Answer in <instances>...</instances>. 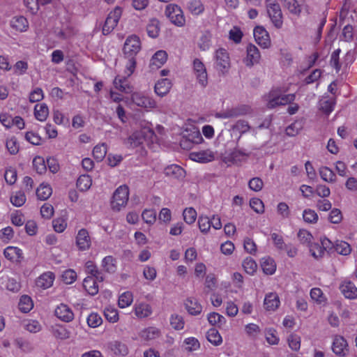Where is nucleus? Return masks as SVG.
<instances>
[{
  "label": "nucleus",
  "instance_id": "ea45409f",
  "mask_svg": "<svg viewBox=\"0 0 357 357\" xmlns=\"http://www.w3.org/2000/svg\"><path fill=\"white\" fill-rule=\"evenodd\" d=\"M146 31L151 38L158 37L160 31L159 21L155 18L150 20L147 24Z\"/></svg>",
  "mask_w": 357,
  "mask_h": 357
},
{
  "label": "nucleus",
  "instance_id": "8fccbe9b",
  "mask_svg": "<svg viewBox=\"0 0 357 357\" xmlns=\"http://www.w3.org/2000/svg\"><path fill=\"white\" fill-rule=\"evenodd\" d=\"M169 321L171 326L176 331L182 330L184 328L185 321L183 317L181 315L177 314H172Z\"/></svg>",
  "mask_w": 357,
  "mask_h": 357
},
{
  "label": "nucleus",
  "instance_id": "f257e3e1",
  "mask_svg": "<svg viewBox=\"0 0 357 357\" xmlns=\"http://www.w3.org/2000/svg\"><path fill=\"white\" fill-rule=\"evenodd\" d=\"M231 67L230 58L224 48L218 49L214 54V68L221 75L227 74Z\"/></svg>",
  "mask_w": 357,
  "mask_h": 357
},
{
  "label": "nucleus",
  "instance_id": "09e8293b",
  "mask_svg": "<svg viewBox=\"0 0 357 357\" xmlns=\"http://www.w3.org/2000/svg\"><path fill=\"white\" fill-rule=\"evenodd\" d=\"M211 38L212 35L209 31H205L202 33L199 42V47L202 50L206 51L210 48Z\"/></svg>",
  "mask_w": 357,
  "mask_h": 357
},
{
  "label": "nucleus",
  "instance_id": "7c9ffc66",
  "mask_svg": "<svg viewBox=\"0 0 357 357\" xmlns=\"http://www.w3.org/2000/svg\"><path fill=\"white\" fill-rule=\"evenodd\" d=\"M171 82L168 79H162L155 84V92L159 96H164L171 89Z\"/></svg>",
  "mask_w": 357,
  "mask_h": 357
},
{
  "label": "nucleus",
  "instance_id": "aec40b11",
  "mask_svg": "<svg viewBox=\"0 0 357 357\" xmlns=\"http://www.w3.org/2000/svg\"><path fill=\"white\" fill-rule=\"evenodd\" d=\"M348 344L342 336H335L333 343V352L339 356H345L348 351Z\"/></svg>",
  "mask_w": 357,
  "mask_h": 357
},
{
  "label": "nucleus",
  "instance_id": "2f4dec72",
  "mask_svg": "<svg viewBox=\"0 0 357 357\" xmlns=\"http://www.w3.org/2000/svg\"><path fill=\"white\" fill-rule=\"evenodd\" d=\"M261 266L264 273L266 275H273L276 271V264L274 259L270 257L261 259Z\"/></svg>",
  "mask_w": 357,
  "mask_h": 357
},
{
  "label": "nucleus",
  "instance_id": "37998d69",
  "mask_svg": "<svg viewBox=\"0 0 357 357\" xmlns=\"http://www.w3.org/2000/svg\"><path fill=\"white\" fill-rule=\"evenodd\" d=\"M92 184V180L89 175H82L77 181V187L81 191H86L90 188Z\"/></svg>",
  "mask_w": 357,
  "mask_h": 357
},
{
  "label": "nucleus",
  "instance_id": "5701e85b",
  "mask_svg": "<svg viewBox=\"0 0 357 357\" xmlns=\"http://www.w3.org/2000/svg\"><path fill=\"white\" fill-rule=\"evenodd\" d=\"M113 84L114 88L121 92L130 93L132 91V86L128 81L127 77H116Z\"/></svg>",
  "mask_w": 357,
  "mask_h": 357
},
{
  "label": "nucleus",
  "instance_id": "f3484780",
  "mask_svg": "<svg viewBox=\"0 0 357 357\" xmlns=\"http://www.w3.org/2000/svg\"><path fill=\"white\" fill-rule=\"evenodd\" d=\"M76 244L80 250H86L91 246V238L89 232L85 229L78 231L76 236Z\"/></svg>",
  "mask_w": 357,
  "mask_h": 357
},
{
  "label": "nucleus",
  "instance_id": "338daca9",
  "mask_svg": "<svg viewBox=\"0 0 357 357\" xmlns=\"http://www.w3.org/2000/svg\"><path fill=\"white\" fill-rule=\"evenodd\" d=\"M188 9L192 15H197L204 11V8L199 1L193 0L189 3Z\"/></svg>",
  "mask_w": 357,
  "mask_h": 357
},
{
  "label": "nucleus",
  "instance_id": "de8ad7c7",
  "mask_svg": "<svg viewBox=\"0 0 357 357\" xmlns=\"http://www.w3.org/2000/svg\"><path fill=\"white\" fill-rule=\"evenodd\" d=\"M334 249L338 254L345 256L349 255L351 251L350 245L342 241H337L335 243Z\"/></svg>",
  "mask_w": 357,
  "mask_h": 357
},
{
  "label": "nucleus",
  "instance_id": "412c9836",
  "mask_svg": "<svg viewBox=\"0 0 357 357\" xmlns=\"http://www.w3.org/2000/svg\"><path fill=\"white\" fill-rule=\"evenodd\" d=\"M133 309L135 314L139 319L146 318L153 312L151 305L145 302L136 303Z\"/></svg>",
  "mask_w": 357,
  "mask_h": 357
},
{
  "label": "nucleus",
  "instance_id": "4d7b16f0",
  "mask_svg": "<svg viewBox=\"0 0 357 357\" xmlns=\"http://www.w3.org/2000/svg\"><path fill=\"white\" fill-rule=\"evenodd\" d=\"M26 202V196L21 191L16 192L10 197V202L16 207L22 206Z\"/></svg>",
  "mask_w": 357,
  "mask_h": 357
},
{
  "label": "nucleus",
  "instance_id": "6e6d98bb",
  "mask_svg": "<svg viewBox=\"0 0 357 357\" xmlns=\"http://www.w3.org/2000/svg\"><path fill=\"white\" fill-rule=\"evenodd\" d=\"M183 344L185 349L188 351H196L200 347L198 340L193 337L185 338Z\"/></svg>",
  "mask_w": 357,
  "mask_h": 357
},
{
  "label": "nucleus",
  "instance_id": "72a5a7b5",
  "mask_svg": "<svg viewBox=\"0 0 357 357\" xmlns=\"http://www.w3.org/2000/svg\"><path fill=\"white\" fill-rule=\"evenodd\" d=\"M251 111L252 109L248 105H241L237 107L231 108L227 110V119L236 118L239 116L246 115L250 114Z\"/></svg>",
  "mask_w": 357,
  "mask_h": 357
},
{
  "label": "nucleus",
  "instance_id": "a19ab883",
  "mask_svg": "<svg viewBox=\"0 0 357 357\" xmlns=\"http://www.w3.org/2000/svg\"><path fill=\"white\" fill-rule=\"evenodd\" d=\"M52 193L51 187L47 184L42 183L36 190V195L41 200L47 199Z\"/></svg>",
  "mask_w": 357,
  "mask_h": 357
},
{
  "label": "nucleus",
  "instance_id": "69168bd1",
  "mask_svg": "<svg viewBox=\"0 0 357 357\" xmlns=\"http://www.w3.org/2000/svg\"><path fill=\"white\" fill-rule=\"evenodd\" d=\"M143 220L149 225H153L156 220V212L152 209H145L142 214Z\"/></svg>",
  "mask_w": 357,
  "mask_h": 357
},
{
  "label": "nucleus",
  "instance_id": "0e129e2a",
  "mask_svg": "<svg viewBox=\"0 0 357 357\" xmlns=\"http://www.w3.org/2000/svg\"><path fill=\"white\" fill-rule=\"evenodd\" d=\"M126 59L125 64L124 73L126 77H130L135 71L136 68V59L131 57H125Z\"/></svg>",
  "mask_w": 357,
  "mask_h": 357
},
{
  "label": "nucleus",
  "instance_id": "39448f33",
  "mask_svg": "<svg viewBox=\"0 0 357 357\" xmlns=\"http://www.w3.org/2000/svg\"><path fill=\"white\" fill-rule=\"evenodd\" d=\"M122 13L123 8L120 6H116L109 12L102 26V33L104 35L110 33L115 29L122 15Z\"/></svg>",
  "mask_w": 357,
  "mask_h": 357
},
{
  "label": "nucleus",
  "instance_id": "473e14b6",
  "mask_svg": "<svg viewBox=\"0 0 357 357\" xmlns=\"http://www.w3.org/2000/svg\"><path fill=\"white\" fill-rule=\"evenodd\" d=\"M160 335V331L155 327H148L143 329L139 333V337L142 340L145 341L153 340L158 337Z\"/></svg>",
  "mask_w": 357,
  "mask_h": 357
},
{
  "label": "nucleus",
  "instance_id": "bf43d9fd",
  "mask_svg": "<svg viewBox=\"0 0 357 357\" xmlns=\"http://www.w3.org/2000/svg\"><path fill=\"white\" fill-rule=\"evenodd\" d=\"M183 216L184 221L188 224L191 225L195 222L197 218V211L193 208H187L183 211Z\"/></svg>",
  "mask_w": 357,
  "mask_h": 357
},
{
  "label": "nucleus",
  "instance_id": "79ce46f5",
  "mask_svg": "<svg viewBox=\"0 0 357 357\" xmlns=\"http://www.w3.org/2000/svg\"><path fill=\"white\" fill-rule=\"evenodd\" d=\"M244 271L249 275H254L257 268V264L250 257H246L242 262Z\"/></svg>",
  "mask_w": 357,
  "mask_h": 357
},
{
  "label": "nucleus",
  "instance_id": "864d4df0",
  "mask_svg": "<svg viewBox=\"0 0 357 357\" xmlns=\"http://www.w3.org/2000/svg\"><path fill=\"white\" fill-rule=\"evenodd\" d=\"M115 259L112 256L105 257L102 261V266L108 273H114L116 271Z\"/></svg>",
  "mask_w": 357,
  "mask_h": 357
},
{
  "label": "nucleus",
  "instance_id": "f03ea898",
  "mask_svg": "<svg viewBox=\"0 0 357 357\" xmlns=\"http://www.w3.org/2000/svg\"><path fill=\"white\" fill-rule=\"evenodd\" d=\"M295 100L294 93L280 94L279 91L273 90L266 97L267 107L274 108L276 106L284 105L291 103Z\"/></svg>",
  "mask_w": 357,
  "mask_h": 357
},
{
  "label": "nucleus",
  "instance_id": "603ef678",
  "mask_svg": "<svg viewBox=\"0 0 357 357\" xmlns=\"http://www.w3.org/2000/svg\"><path fill=\"white\" fill-rule=\"evenodd\" d=\"M104 315L106 319L111 323H116L119 320L118 310L114 307H106L104 310Z\"/></svg>",
  "mask_w": 357,
  "mask_h": 357
},
{
  "label": "nucleus",
  "instance_id": "0eeeda50",
  "mask_svg": "<svg viewBox=\"0 0 357 357\" xmlns=\"http://www.w3.org/2000/svg\"><path fill=\"white\" fill-rule=\"evenodd\" d=\"M266 8L268 16L274 26L278 29L281 28L283 22L280 5L275 0H267Z\"/></svg>",
  "mask_w": 357,
  "mask_h": 357
},
{
  "label": "nucleus",
  "instance_id": "4468645a",
  "mask_svg": "<svg viewBox=\"0 0 357 357\" xmlns=\"http://www.w3.org/2000/svg\"><path fill=\"white\" fill-rule=\"evenodd\" d=\"M247 55L244 59L246 66L251 67L257 64L261 59V54L258 48L252 44H248L246 47Z\"/></svg>",
  "mask_w": 357,
  "mask_h": 357
},
{
  "label": "nucleus",
  "instance_id": "bb28decb",
  "mask_svg": "<svg viewBox=\"0 0 357 357\" xmlns=\"http://www.w3.org/2000/svg\"><path fill=\"white\" fill-rule=\"evenodd\" d=\"M164 174L174 178H182L185 176V170L177 165H171L164 169Z\"/></svg>",
  "mask_w": 357,
  "mask_h": 357
},
{
  "label": "nucleus",
  "instance_id": "a18cd8bd",
  "mask_svg": "<svg viewBox=\"0 0 357 357\" xmlns=\"http://www.w3.org/2000/svg\"><path fill=\"white\" fill-rule=\"evenodd\" d=\"M33 304L31 298L26 296H22L20 300L18 307L21 312L26 313L33 308Z\"/></svg>",
  "mask_w": 357,
  "mask_h": 357
},
{
  "label": "nucleus",
  "instance_id": "5fc2aeb1",
  "mask_svg": "<svg viewBox=\"0 0 357 357\" xmlns=\"http://www.w3.org/2000/svg\"><path fill=\"white\" fill-rule=\"evenodd\" d=\"M107 149L105 143L96 145L93 150V155L98 160H102L106 155Z\"/></svg>",
  "mask_w": 357,
  "mask_h": 357
},
{
  "label": "nucleus",
  "instance_id": "774afa93",
  "mask_svg": "<svg viewBox=\"0 0 357 357\" xmlns=\"http://www.w3.org/2000/svg\"><path fill=\"white\" fill-rule=\"evenodd\" d=\"M4 178L8 184H14L17 181V170L15 168L12 167H8L4 174Z\"/></svg>",
  "mask_w": 357,
  "mask_h": 357
},
{
  "label": "nucleus",
  "instance_id": "c9c22d12",
  "mask_svg": "<svg viewBox=\"0 0 357 357\" xmlns=\"http://www.w3.org/2000/svg\"><path fill=\"white\" fill-rule=\"evenodd\" d=\"M49 114V109L45 103L37 104L34 107V115L37 120L45 121Z\"/></svg>",
  "mask_w": 357,
  "mask_h": 357
},
{
  "label": "nucleus",
  "instance_id": "ddd939ff",
  "mask_svg": "<svg viewBox=\"0 0 357 357\" xmlns=\"http://www.w3.org/2000/svg\"><path fill=\"white\" fill-rule=\"evenodd\" d=\"M107 349L112 354L119 356H125L128 354V347L124 342L112 340L106 345Z\"/></svg>",
  "mask_w": 357,
  "mask_h": 357
},
{
  "label": "nucleus",
  "instance_id": "c03bdc74",
  "mask_svg": "<svg viewBox=\"0 0 357 357\" xmlns=\"http://www.w3.org/2000/svg\"><path fill=\"white\" fill-rule=\"evenodd\" d=\"M133 301V295L130 291H126L119 296L118 304L119 307L125 308L130 306Z\"/></svg>",
  "mask_w": 357,
  "mask_h": 357
},
{
  "label": "nucleus",
  "instance_id": "dca6fc26",
  "mask_svg": "<svg viewBox=\"0 0 357 357\" xmlns=\"http://www.w3.org/2000/svg\"><path fill=\"white\" fill-rule=\"evenodd\" d=\"M335 98L333 96H323L318 105L319 109L326 115H329L334 109Z\"/></svg>",
  "mask_w": 357,
  "mask_h": 357
},
{
  "label": "nucleus",
  "instance_id": "58836bf2",
  "mask_svg": "<svg viewBox=\"0 0 357 357\" xmlns=\"http://www.w3.org/2000/svg\"><path fill=\"white\" fill-rule=\"evenodd\" d=\"M207 340L213 345L218 346L222 342V338L219 332L214 328H210L206 333Z\"/></svg>",
  "mask_w": 357,
  "mask_h": 357
},
{
  "label": "nucleus",
  "instance_id": "052dcab7",
  "mask_svg": "<svg viewBox=\"0 0 357 357\" xmlns=\"http://www.w3.org/2000/svg\"><path fill=\"white\" fill-rule=\"evenodd\" d=\"M287 342L289 347L293 351H297L301 348V337L296 334H291L288 338Z\"/></svg>",
  "mask_w": 357,
  "mask_h": 357
},
{
  "label": "nucleus",
  "instance_id": "3c124183",
  "mask_svg": "<svg viewBox=\"0 0 357 357\" xmlns=\"http://www.w3.org/2000/svg\"><path fill=\"white\" fill-rule=\"evenodd\" d=\"M198 226L200 231L204 234L208 233L211 229V220L206 215H200L198 218Z\"/></svg>",
  "mask_w": 357,
  "mask_h": 357
},
{
  "label": "nucleus",
  "instance_id": "f8f14e48",
  "mask_svg": "<svg viewBox=\"0 0 357 357\" xmlns=\"http://www.w3.org/2000/svg\"><path fill=\"white\" fill-rule=\"evenodd\" d=\"M215 155L216 153L211 149H206L191 152L189 155V158L190 160L199 163H207L213 161L215 158Z\"/></svg>",
  "mask_w": 357,
  "mask_h": 357
},
{
  "label": "nucleus",
  "instance_id": "1a4fd4ad",
  "mask_svg": "<svg viewBox=\"0 0 357 357\" xmlns=\"http://www.w3.org/2000/svg\"><path fill=\"white\" fill-rule=\"evenodd\" d=\"M141 47V41L138 36L135 35L128 36L123 45L124 57L135 58Z\"/></svg>",
  "mask_w": 357,
  "mask_h": 357
},
{
  "label": "nucleus",
  "instance_id": "c85d7f7f",
  "mask_svg": "<svg viewBox=\"0 0 357 357\" xmlns=\"http://www.w3.org/2000/svg\"><path fill=\"white\" fill-rule=\"evenodd\" d=\"M98 282L95 277L87 276L83 281V287L90 295H96L98 292Z\"/></svg>",
  "mask_w": 357,
  "mask_h": 357
},
{
  "label": "nucleus",
  "instance_id": "e2e57ef3",
  "mask_svg": "<svg viewBox=\"0 0 357 357\" xmlns=\"http://www.w3.org/2000/svg\"><path fill=\"white\" fill-rule=\"evenodd\" d=\"M33 165L36 171L40 174L45 173L47 169L44 158L40 156L33 158Z\"/></svg>",
  "mask_w": 357,
  "mask_h": 357
},
{
  "label": "nucleus",
  "instance_id": "4c0bfd02",
  "mask_svg": "<svg viewBox=\"0 0 357 357\" xmlns=\"http://www.w3.org/2000/svg\"><path fill=\"white\" fill-rule=\"evenodd\" d=\"M207 320L211 326L220 327L225 324L226 319L218 312H211L207 315Z\"/></svg>",
  "mask_w": 357,
  "mask_h": 357
},
{
  "label": "nucleus",
  "instance_id": "13d9d810",
  "mask_svg": "<svg viewBox=\"0 0 357 357\" xmlns=\"http://www.w3.org/2000/svg\"><path fill=\"white\" fill-rule=\"evenodd\" d=\"M245 332L248 336L256 338L261 333V328L255 324H248L245 326Z\"/></svg>",
  "mask_w": 357,
  "mask_h": 357
},
{
  "label": "nucleus",
  "instance_id": "c756f323",
  "mask_svg": "<svg viewBox=\"0 0 357 357\" xmlns=\"http://www.w3.org/2000/svg\"><path fill=\"white\" fill-rule=\"evenodd\" d=\"M185 306L188 313L191 315H198L202 311V306L194 298H188L185 301Z\"/></svg>",
  "mask_w": 357,
  "mask_h": 357
},
{
  "label": "nucleus",
  "instance_id": "49530a36",
  "mask_svg": "<svg viewBox=\"0 0 357 357\" xmlns=\"http://www.w3.org/2000/svg\"><path fill=\"white\" fill-rule=\"evenodd\" d=\"M319 174L321 178L326 182L333 183L335 181V173L327 167H321L319 169Z\"/></svg>",
  "mask_w": 357,
  "mask_h": 357
},
{
  "label": "nucleus",
  "instance_id": "cd10ccee",
  "mask_svg": "<svg viewBox=\"0 0 357 357\" xmlns=\"http://www.w3.org/2000/svg\"><path fill=\"white\" fill-rule=\"evenodd\" d=\"M264 307L267 310H275L280 305L278 296L275 293H269L266 295L264 301Z\"/></svg>",
  "mask_w": 357,
  "mask_h": 357
},
{
  "label": "nucleus",
  "instance_id": "e433bc0d",
  "mask_svg": "<svg viewBox=\"0 0 357 357\" xmlns=\"http://www.w3.org/2000/svg\"><path fill=\"white\" fill-rule=\"evenodd\" d=\"M86 271L92 277H95L96 280L101 282L104 280L103 274L98 270L96 265L92 261H88L85 264Z\"/></svg>",
  "mask_w": 357,
  "mask_h": 357
},
{
  "label": "nucleus",
  "instance_id": "f704fd0d",
  "mask_svg": "<svg viewBox=\"0 0 357 357\" xmlns=\"http://www.w3.org/2000/svg\"><path fill=\"white\" fill-rule=\"evenodd\" d=\"M284 6L291 13L299 16L303 10V5L298 4L297 0H281Z\"/></svg>",
  "mask_w": 357,
  "mask_h": 357
},
{
  "label": "nucleus",
  "instance_id": "2eb2a0df",
  "mask_svg": "<svg viewBox=\"0 0 357 357\" xmlns=\"http://www.w3.org/2000/svg\"><path fill=\"white\" fill-rule=\"evenodd\" d=\"M254 37L259 45L263 48H268L271 45V40L268 31L262 26H256L253 31Z\"/></svg>",
  "mask_w": 357,
  "mask_h": 357
},
{
  "label": "nucleus",
  "instance_id": "6ab92c4d",
  "mask_svg": "<svg viewBox=\"0 0 357 357\" xmlns=\"http://www.w3.org/2000/svg\"><path fill=\"white\" fill-rule=\"evenodd\" d=\"M340 289L347 298L355 299L357 298V287L351 281H343L340 286Z\"/></svg>",
  "mask_w": 357,
  "mask_h": 357
},
{
  "label": "nucleus",
  "instance_id": "9d476101",
  "mask_svg": "<svg viewBox=\"0 0 357 357\" xmlns=\"http://www.w3.org/2000/svg\"><path fill=\"white\" fill-rule=\"evenodd\" d=\"M193 75L199 85L205 88L208 84V73L204 63L199 59H195L192 62Z\"/></svg>",
  "mask_w": 357,
  "mask_h": 357
},
{
  "label": "nucleus",
  "instance_id": "a211bd4d",
  "mask_svg": "<svg viewBox=\"0 0 357 357\" xmlns=\"http://www.w3.org/2000/svg\"><path fill=\"white\" fill-rule=\"evenodd\" d=\"M55 315L59 319L65 322H69L74 318V314L72 310L65 304H60L55 309Z\"/></svg>",
  "mask_w": 357,
  "mask_h": 357
},
{
  "label": "nucleus",
  "instance_id": "680f3d73",
  "mask_svg": "<svg viewBox=\"0 0 357 357\" xmlns=\"http://www.w3.org/2000/svg\"><path fill=\"white\" fill-rule=\"evenodd\" d=\"M303 128L301 121H295L286 128V133L288 136L294 137L299 133Z\"/></svg>",
  "mask_w": 357,
  "mask_h": 357
},
{
  "label": "nucleus",
  "instance_id": "4be33fe9",
  "mask_svg": "<svg viewBox=\"0 0 357 357\" xmlns=\"http://www.w3.org/2000/svg\"><path fill=\"white\" fill-rule=\"evenodd\" d=\"M167 54L165 51L159 50L156 52L151 57L150 61V68L152 70H156L160 68L167 61Z\"/></svg>",
  "mask_w": 357,
  "mask_h": 357
},
{
  "label": "nucleus",
  "instance_id": "393cba45",
  "mask_svg": "<svg viewBox=\"0 0 357 357\" xmlns=\"http://www.w3.org/2000/svg\"><path fill=\"white\" fill-rule=\"evenodd\" d=\"M10 25L13 29L20 32L26 31L29 27L28 21L23 16L13 17L10 20Z\"/></svg>",
  "mask_w": 357,
  "mask_h": 357
},
{
  "label": "nucleus",
  "instance_id": "6e6552de",
  "mask_svg": "<svg viewBox=\"0 0 357 357\" xmlns=\"http://www.w3.org/2000/svg\"><path fill=\"white\" fill-rule=\"evenodd\" d=\"M203 141V137L199 130L196 128L187 130L183 134V139L181 141V146L184 149H190L193 145L199 144Z\"/></svg>",
  "mask_w": 357,
  "mask_h": 357
},
{
  "label": "nucleus",
  "instance_id": "9b49d317",
  "mask_svg": "<svg viewBox=\"0 0 357 357\" xmlns=\"http://www.w3.org/2000/svg\"><path fill=\"white\" fill-rule=\"evenodd\" d=\"M131 100L135 105L146 109L157 107V104L154 99L142 92L132 93Z\"/></svg>",
  "mask_w": 357,
  "mask_h": 357
},
{
  "label": "nucleus",
  "instance_id": "b1692460",
  "mask_svg": "<svg viewBox=\"0 0 357 357\" xmlns=\"http://www.w3.org/2000/svg\"><path fill=\"white\" fill-rule=\"evenodd\" d=\"M55 276L52 272L47 271L43 273L36 280V285L43 289H46L52 287Z\"/></svg>",
  "mask_w": 357,
  "mask_h": 357
},
{
  "label": "nucleus",
  "instance_id": "7ed1b4c3",
  "mask_svg": "<svg viewBox=\"0 0 357 357\" xmlns=\"http://www.w3.org/2000/svg\"><path fill=\"white\" fill-rule=\"evenodd\" d=\"M129 190L126 185L119 186L114 192L111 201V207L114 211H119L124 208L128 201Z\"/></svg>",
  "mask_w": 357,
  "mask_h": 357
},
{
  "label": "nucleus",
  "instance_id": "423d86ee",
  "mask_svg": "<svg viewBox=\"0 0 357 357\" xmlns=\"http://www.w3.org/2000/svg\"><path fill=\"white\" fill-rule=\"evenodd\" d=\"M165 15L174 25L182 27L185 24V19L181 8L176 4H169L165 9Z\"/></svg>",
  "mask_w": 357,
  "mask_h": 357
},
{
  "label": "nucleus",
  "instance_id": "a878e982",
  "mask_svg": "<svg viewBox=\"0 0 357 357\" xmlns=\"http://www.w3.org/2000/svg\"><path fill=\"white\" fill-rule=\"evenodd\" d=\"M6 259L13 261H19L23 258L22 250L17 247L8 246L3 252Z\"/></svg>",
  "mask_w": 357,
  "mask_h": 357
},
{
  "label": "nucleus",
  "instance_id": "20e7f679",
  "mask_svg": "<svg viewBox=\"0 0 357 357\" xmlns=\"http://www.w3.org/2000/svg\"><path fill=\"white\" fill-rule=\"evenodd\" d=\"M153 135L151 129L144 126L141 130H136L128 139H125L124 144L130 147H137L143 143L146 137H151Z\"/></svg>",
  "mask_w": 357,
  "mask_h": 357
}]
</instances>
